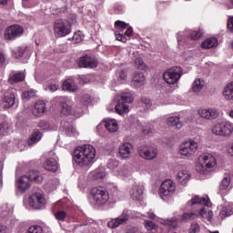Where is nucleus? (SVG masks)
<instances>
[{
  "mask_svg": "<svg viewBox=\"0 0 233 233\" xmlns=\"http://www.w3.org/2000/svg\"><path fill=\"white\" fill-rule=\"evenodd\" d=\"M25 208H34L35 210H41L46 205V198L41 192L33 193L27 199H24Z\"/></svg>",
  "mask_w": 233,
  "mask_h": 233,
  "instance_id": "20e7f679",
  "label": "nucleus"
},
{
  "mask_svg": "<svg viewBox=\"0 0 233 233\" xmlns=\"http://www.w3.org/2000/svg\"><path fill=\"white\" fill-rule=\"evenodd\" d=\"M132 85L136 88H141L145 85V75L143 72H136L133 75Z\"/></svg>",
  "mask_w": 233,
  "mask_h": 233,
  "instance_id": "aec40b11",
  "label": "nucleus"
},
{
  "mask_svg": "<svg viewBox=\"0 0 233 233\" xmlns=\"http://www.w3.org/2000/svg\"><path fill=\"white\" fill-rule=\"evenodd\" d=\"M63 89L66 90L67 92H76L77 86L72 79H67L63 83Z\"/></svg>",
  "mask_w": 233,
  "mask_h": 233,
  "instance_id": "c9c22d12",
  "label": "nucleus"
},
{
  "mask_svg": "<svg viewBox=\"0 0 233 233\" xmlns=\"http://www.w3.org/2000/svg\"><path fill=\"white\" fill-rule=\"evenodd\" d=\"M199 215L196 213H184L180 216V221H194V219H198Z\"/></svg>",
  "mask_w": 233,
  "mask_h": 233,
  "instance_id": "a18cd8bd",
  "label": "nucleus"
},
{
  "mask_svg": "<svg viewBox=\"0 0 233 233\" xmlns=\"http://www.w3.org/2000/svg\"><path fill=\"white\" fill-rule=\"evenodd\" d=\"M10 208H8V206L5 205L2 208H0V212H2V214L4 216H8V213L10 212Z\"/></svg>",
  "mask_w": 233,
  "mask_h": 233,
  "instance_id": "69168bd1",
  "label": "nucleus"
},
{
  "mask_svg": "<svg viewBox=\"0 0 233 233\" xmlns=\"http://www.w3.org/2000/svg\"><path fill=\"white\" fill-rule=\"evenodd\" d=\"M217 166L218 162L216 161V157L210 153H205L198 157L196 170L198 172V174L207 176V174H210V172H212Z\"/></svg>",
  "mask_w": 233,
  "mask_h": 233,
  "instance_id": "f03ea898",
  "label": "nucleus"
},
{
  "mask_svg": "<svg viewBox=\"0 0 233 233\" xmlns=\"http://www.w3.org/2000/svg\"><path fill=\"white\" fill-rule=\"evenodd\" d=\"M85 35H83V33L81 31H78L74 34L73 35V43H81L83 41Z\"/></svg>",
  "mask_w": 233,
  "mask_h": 233,
  "instance_id": "5fc2aeb1",
  "label": "nucleus"
},
{
  "mask_svg": "<svg viewBox=\"0 0 233 233\" xmlns=\"http://www.w3.org/2000/svg\"><path fill=\"white\" fill-rule=\"evenodd\" d=\"M43 138V133L39 130L35 131L27 141L29 147H34V145H37L38 142Z\"/></svg>",
  "mask_w": 233,
  "mask_h": 233,
  "instance_id": "393cba45",
  "label": "nucleus"
},
{
  "mask_svg": "<svg viewBox=\"0 0 233 233\" xmlns=\"http://www.w3.org/2000/svg\"><path fill=\"white\" fill-rule=\"evenodd\" d=\"M198 115L201 119H205L206 121H209V107H200L198 110Z\"/></svg>",
  "mask_w": 233,
  "mask_h": 233,
  "instance_id": "c03bdc74",
  "label": "nucleus"
},
{
  "mask_svg": "<svg viewBox=\"0 0 233 233\" xmlns=\"http://www.w3.org/2000/svg\"><path fill=\"white\" fill-rule=\"evenodd\" d=\"M167 123L169 127H176L178 130L183 128V122L179 120V116H169Z\"/></svg>",
  "mask_w": 233,
  "mask_h": 233,
  "instance_id": "7c9ffc66",
  "label": "nucleus"
},
{
  "mask_svg": "<svg viewBox=\"0 0 233 233\" xmlns=\"http://www.w3.org/2000/svg\"><path fill=\"white\" fill-rule=\"evenodd\" d=\"M119 97L122 103H132L134 101V96H132L131 93H122Z\"/></svg>",
  "mask_w": 233,
  "mask_h": 233,
  "instance_id": "09e8293b",
  "label": "nucleus"
},
{
  "mask_svg": "<svg viewBox=\"0 0 233 233\" xmlns=\"http://www.w3.org/2000/svg\"><path fill=\"white\" fill-rule=\"evenodd\" d=\"M219 117V110L216 107H209V121H214Z\"/></svg>",
  "mask_w": 233,
  "mask_h": 233,
  "instance_id": "3c124183",
  "label": "nucleus"
},
{
  "mask_svg": "<svg viewBox=\"0 0 233 233\" xmlns=\"http://www.w3.org/2000/svg\"><path fill=\"white\" fill-rule=\"evenodd\" d=\"M61 127L67 137H77L79 136V132L74 127L72 124H70L67 121H62L61 122Z\"/></svg>",
  "mask_w": 233,
  "mask_h": 233,
  "instance_id": "a211bd4d",
  "label": "nucleus"
},
{
  "mask_svg": "<svg viewBox=\"0 0 233 233\" xmlns=\"http://www.w3.org/2000/svg\"><path fill=\"white\" fill-rule=\"evenodd\" d=\"M26 50H28V46L22 45L13 51V56L15 59H21L25 56Z\"/></svg>",
  "mask_w": 233,
  "mask_h": 233,
  "instance_id": "e433bc0d",
  "label": "nucleus"
},
{
  "mask_svg": "<svg viewBox=\"0 0 233 233\" xmlns=\"http://www.w3.org/2000/svg\"><path fill=\"white\" fill-rule=\"evenodd\" d=\"M56 101H59L63 116H70L72 114V99L68 96H56Z\"/></svg>",
  "mask_w": 233,
  "mask_h": 233,
  "instance_id": "4468645a",
  "label": "nucleus"
},
{
  "mask_svg": "<svg viewBox=\"0 0 233 233\" xmlns=\"http://www.w3.org/2000/svg\"><path fill=\"white\" fill-rule=\"evenodd\" d=\"M107 168H109V170L112 171L117 177L128 176V167L127 166L119 167V162L116 158H111L108 160Z\"/></svg>",
  "mask_w": 233,
  "mask_h": 233,
  "instance_id": "9b49d317",
  "label": "nucleus"
},
{
  "mask_svg": "<svg viewBox=\"0 0 233 233\" xmlns=\"http://www.w3.org/2000/svg\"><path fill=\"white\" fill-rule=\"evenodd\" d=\"M30 181H35V183H43V176H41L37 171H30L29 176H22L15 181V187L21 192H26L30 188Z\"/></svg>",
  "mask_w": 233,
  "mask_h": 233,
  "instance_id": "7ed1b4c3",
  "label": "nucleus"
},
{
  "mask_svg": "<svg viewBox=\"0 0 233 233\" xmlns=\"http://www.w3.org/2000/svg\"><path fill=\"white\" fill-rule=\"evenodd\" d=\"M50 233V228H43L39 225H34L29 227L27 233H45V232Z\"/></svg>",
  "mask_w": 233,
  "mask_h": 233,
  "instance_id": "58836bf2",
  "label": "nucleus"
},
{
  "mask_svg": "<svg viewBox=\"0 0 233 233\" xmlns=\"http://www.w3.org/2000/svg\"><path fill=\"white\" fill-rule=\"evenodd\" d=\"M228 29L230 31V32H233V16L230 17L228 21Z\"/></svg>",
  "mask_w": 233,
  "mask_h": 233,
  "instance_id": "774afa93",
  "label": "nucleus"
},
{
  "mask_svg": "<svg viewBox=\"0 0 233 233\" xmlns=\"http://www.w3.org/2000/svg\"><path fill=\"white\" fill-rule=\"evenodd\" d=\"M115 111L119 116H123V114H127L128 112V105L125 104V102H121L119 100L116 105L115 106Z\"/></svg>",
  "mask_w": 233,
  "mask_h": 233,
  "instance_id": "2f4dec72",
  "label": "nucleus"
},
{
  "mask_svg": "<svg viewBox=\"0 0 233 233\" xmlns=\"http://www.w3.org/2000/svg\"><path fill=\"white\" fill-rule=\"evenodd\" d=\"M176 193V183L171 179L164 180L160 186L158 190V194L164 201L168 199V198H172Z\"/></svg>",
  "mask_w": 233,
  "mask_h": 233,
  "instance_id": "1a4fd4ad",
  "label": "nucleus"
},
{
  "mask_svg": "<svg viewBox=\"0 0 233 233\" xmlns=\"http://www.w3.org/2000/svg\"><path fill=\"white\" fill-rule=\"evenodd\" d=\"M93 179H105L106 177V171L103 167H97L90 173Z\"/></svg>",
  "mask_w": 233,
  "mask_h": 233,
  "instance_id": "473e14b6",
  "label": "nucleus"
},
{
  "mask_svg": "<svg viewBox=\"0 0 233 233\" xmlns=\"http://www.w3.org/2000/svg\"><path fill=\"white\" fill-rule=\"evenodd\" d=\"M46 111V104L43 100H39L35 104V106L33 108V114L36 117H41L43 114Z\"/></svg>",
  "mask_w": 233,
  "mask_h": 233,
  "instance_id": "412c9836",
  "label": "nucleus"
},
{
  "mask_svg": "<svg viewBox=\"0 0 233 233\" xmlns=\"http://www.w3.org/2000/svg\"><path fill=\"white\" fill-rule=\"evenodd\" d=\"M73 159L78 167H88L96 159V147L89 144L77 147L74 150Z\"/></svg>",
  "mask_w": 233,
  "mask_h": 233,
  "instance_id": "f257e3e1",
  "label": "nucleus"
},
{
  "mask_svg": "<svg viewBox=\"0 0 233 233\" xmlns=\"http://www.w3.org/2000/svg\"><path fill=\"white\" fill-rule=\"evenodd\" d=\"M133 152L134 146L128 142H126L119 147L118 154L122 159H130Z\"/></svg>",
  "mask_w": 233,
  "mask_h": 233,
  "instance_id": "f3484780",
  "label": "nucleus"
},
{
  "mask_svg": "<svg viewBox=\"0 0 233 233\" xmlns=\"http://www.w3.org/2000/svg\"><path fill=\"white\" fill-rule=\"evenodd\" d=\"M145 228H147V230H156L157 228V226L153 221L146 220Z\"/></svg>",
  "mask_w": 233,
  "mask_h": 233,
  "instance_id": "6e6d98bb",
  "label": "nucleus"
},
{
  "mask_svg": "<svg viewBox=\"0 0 233 233\" xmlns=\"http://www.w3.org/2000/svg\"><path fill=\"white\" fill-rule=\"evenodd\" d=\"M23 27L18 25H14L8 26L4 33V38L5 41H14L17 39V37H21L23 35Z\"/></svg>",
  "mask_w": 233,
  "mask_h": 233,
  "instance_id": "f8f14e48",
  "label": "nucleus"
},
{
  "mask_svg": "<svg viewBox=\"0 0 233 233\" xmlns=\"http://www.w3.org/2000/svg\"><path fill=\"white\" fill-rule=\"evenodd\" d=\"M105 127L108 132L114 133L119 130V126L117 125V121L116 119L108 118L105 120Z\"/></svg>",
  "mask_w": 233,
  "mask_h": 233,
  "instance_id": "a878e982",
  "label": "nucleus"
},
{
  "mask_svg": "<svg viewBox=\"0 0 233 233\" xmlns=\"http://www.w3.org/2000/svg\"><path fill=\"white\" fill-rule=\"evenodd\" d=\"M115 36H116V41H121L122 43L127 42V37H125V35H123V34H121V33H116Z\"/></svg>",
  "mask_w": 233,
  "mask_h": 233,
  "instance_id": "680f3d73",
  "label": "nucleus"
},
{
  "mask_svg": "<svg viewBox=\"0 0 233 233\" xmlns=\"http://www.w3.org/2000/svg\"><path fill=\"white\" fill-rule=\"evenodd\" d=\"M59 185V180L57 178H51L47 181L46 187H51V188H56Z\"/></svg>",
  "mask_w": 233,
  "mask_h": 233,
  "instance_id": "13d9d810",
  "label": "nucleus"
},
{
  "mask_svg": "<svg viewBox=\"0 0 233 233\" xmlns=\"http://www.w3.org/2000/svg\"><path fill=\"white\" fill-rule=\"evenodd\" d=\"M202 35L203 32L201 31L186 30L184 32V37H186V39H191V41H196Z\"/></svg>",
  "mask_w": 233,
  "mask_h": 233,
  "instance_id": "cd10ccee",
  "label": "nucleus"
},
{
  "mask_svg": "<svg viewBox=\"0 0 233 233\" xmlns=\"http://www.w3.org/2000/svg\"><path fill=\"white\" fill-rule=\"evenodd\" d=\"M72 33V24L66 20L58 19L54 23V34L56 37H66Z\"/></svg>",
  "mask_w": 233,
  "mask_h": 233,
  "instance_id": "0eeeda50",
  "label": "nucleus"
},
{
  "mask_svg": "<svg viewBox=\"0 0 233 233\" xmlns=\"http://www.w3.org/2000/svg\"><path fill=\"white\" fill-rule=\"evenodd\" d=\"M13 105H15V91L10 89L9 92L5 94L4 106L5 108H11Z\"/></svg>",
  "mask_w": 233,
  "mask_h": 233,
  "instance_id": "6ab92c4d",
  "label": "nucleus"
},
{
  "mask_svg": "<svg viewBox=\"0 0 233 233\" xmlns=\"http://www.w3.org/2000/svg\"><path fill=\"white\" fill-rule=\"evenodd\" d=\"M211 132L215 136L230 137L233 133V124L231 122H218L211 127Z\"/></svg>",
  "mask_w": 233,
  "mask_h": 233,
  "instance_id": "423d86ee",
  "label": "nucleus"
},
{
  "mask_svg": "<svg viewBox=\"0 0 233 233\" xmlns=\"http://www.w3.org/2000/svg\"><path fill=\"white\" fill-rule=\"evenodd\" d=\"M130 219V215L128 211H123V213L116 218H113L107 223L108 228H117L120 225H125L127 221Z\"/></svg>",
  "mask_w": 233,
  "mask_h": 233,
  "instance_id": "dca6fc26",
  "label": "nucleus"
},
{
  "mask_svg": "<svg viewBox=\"0 0 233 233\" xmlns=\"http://www.w3.org/2000/svg\"><path fill=\"white\" fill-rule=\"evenodd\" d=\"M91 198L97 207H103V205H106L108 203V199H110V196L108 195V191L105 189L103 187H96L91 189Z\"/></svg>",
  "mask_w": 233,
  "mask_h": 233,
  "instance_id": "39448f33",
  "label": "nucleus"
},
{
  "mask_svg": "<svg viewBox=\"0 0 233 233\" xmlns=\"http://www.w3.org/2000/svg\"><path fill=\"white\" fill-rule=\"evenodd\" d=\"M116 28L118 30H125V28H127V26H128V25H127V23L121 21V20H117L116 23H115Z\"/></svg>",
  "mask_w": 233,
  "mask_h": 233,
  "instance_id": "bf43d9fd",
  "label": "nucleus"
},
{
  "mask_svg": "<svg viewBox=\"0 0 233 233\" xmlns=\"http://www.w3.org/2000/svg\"><path fill=\"white\" fill-rule=\"evenodd\" d=\"M78 66L80 68H97L98 61L96 57L85 56L79 58Z\"/></svg>",
  "mask_w": 233,
  "mask_h": 233,
  "instance_id": "2eb2a0df",
  "label": "nucleus"
},
{
  "mask_svg": "<svg viewBox=\"0 0 233 233\" xmlns=\"http://www.w3.org/2000/svg\"><path fill=\"white\" fill-rule=\"evenodd\" d=\"M133 60H135L137 68L139 70H145V62H143V59L136 57V59L133 58Z\"/></svg>",
  "mask_w": 233,
  "mask_h": 233,
  "instance_id": "4d7b16f0",
  "label": "nucleus"
},
{
  "mask_svg": "<svg viewBox=\"0 0 233 233\" xmlns=\"http://www.w3.org/2000/svg\"><path fill=\"white\" fill-rule=\"evenodd\" d=\"M205 88V79L196 78L191 85L193 94H199Z\"/></svg>",
  "mask_w": 233,
  "mask_h": 233,
  "instance_id": "4be33fe9",
  "label": "nucleus"
},
{
  "mask_svg": "<svg viewBox=\"0 0 233 233\" xmlns=\"http://www.w3.org/2000/svg\"><path fill=\"white\" fill-rule=\"evenodd\" d=\"M177 181L180 185H187L190 181V173L187 169H182L177 174Z\"/></svg>",
  "mask_w": 233,
  "mask_h": 233,
  "instance_id": "5701e85b",
  "label": "nucleus"
},
{
  "mask_svg": "<svg viewBox=\"0 0 233 233\" xmlns=\"http://www.w3.org/2000/svg\"><path fill=\"white\" fill-rule=\"evenodd\" d=\"M131 198L134 201H140L143 199V187L139 186H136L131 190Z\"/></svg>",
  "mask_w": 233,
  "mask_h": 233,
  "instance_id": "c85d7f7f",
  "label": "nucleus"
},
{
  "mask_svg": "<svg viewBox=\"0 0 233 233\" xmlns=\"http://www.w3.org/2000/svg\"><path fill=\"white\" fill-rule=\"evenodd\" d=\"M55 218L58 221L65 222L66 221L67 215L64 210H58L56 213H55Z\"/></svg>",
  "mask_w": 233,
  "mask_h": 233,
  "instance_id": "603ef678",
  "label": "nucleus"
},
{
  "mask_svg": "<svg viewBox=\"0 0 233 233\" xmlns=\"http://www.w3.org/2000/svg\"><path fill=\"white\" fill-rule=\"evenodd\" d=\"M216 46H218V39L215 37L204 40L201 45V47L204 49L216 48Z\"/></svg>",
  "mask_w": 233,
  "mask_h": 233,
  "instance_id": "72a5a7b5",
  "label": "nucleus"
},
{
  "mask_svg": "<svg viewBox=\"0 0 233 233\" xmlns=\"http://www.w3.org/2000/svg\"><path fill=\"white\" fill-rule=\"evenodd\" d=\"M188 233H201V226L198 222H192Z\"/></svg>",
  "mask_w": 233,
  "mask_h": 233,
  "instance_id": "8fccbe9b",
  "label": "nucleus"
},
{
  "mask_svg": "<svg viewBox=\"0 0 233 233\" xmlns=\"http://www.w3.org/2000/svg\"><path fill=\"white\" fill-rule=\"evenodd\" d=\"M6 65V56L4 53L0 52V68Z\"/></svg>",
  "mask_w": 233,
  "mask_h": 233,
  "instance_id": "0e129e2a",
  "label": "nucleus"
},
{
  "mask_svg": "<svg viewBox=\"0 0 233 233\" xmlns=\"http://www.w3.org/2000/svg\"><path fill=\"white\" fill-rule=\"evenodd\" d=\"M233 214V203L227 204L222 210L220 211L218 218L220 219H225V218H228V216H232Z\"/></svg>",
  "mask_w": 233,
  "mask_h": 233,
  "instance_id": "bb28decb",
  "label": "nucleus"
},
{
  "mask_svg": "<svg viewBox=\"0 0 233 233\" xmlns=\"http://www.w3.org/2000/svg\"><path fill=\"white\" fill-rule=\"evenodd\" d=\"M199 216H201V218H203L204 219H208V221H212L214 213L211 209H207L204 208L200 209Z\"/></svg>",
  "mask_w": 233,
  "mask_h": 233,
  "instance_id": "37998d69",
  "label": "nucleus"
},
{
  "mask_svg": "<svg viewBox=\"0 0 233 233\" xmlns=\"http://www.w3.org/2000/svg\"><path fill=\"white\" fill-rule=\"evenodd\" d=\"M20 81H25V74L23 73L13 74L8 78V83L11 85H14V83H19Z\"/></svg>",
  "mask_w": 233,
  "mask_h": 233,
  "instance_id": "ea45409f",
  "label": "nucleus"
},
{
  "mask_svg": "<svg viewBox=\"0 0 233 233\" xmlns=\"http://www.w3.org/2000/svg\"><path fill=\"white\" fill-rule=\"evenodd\" d=\"M164 225H166V227H168L170 230H172V228H177V218H172L171 220H165Z\"/></svg>",
  "mask_w": 233,
  "mask_h": 233,
  "instance_id": "864d4df0",
  "label": "nucleus"
},
{
  "mask_svg": "<svg viewBox=\"0 0 233 233\" xmlns=\"http://www.w3.org/2000/svg\"><path fill=\"white\" fill-rule=\"evenodd\" d=\"M138 154L144 159L152 160L157 157V148L152 146H140L138 147Z\"/></svg>",
  "mask_w": 233,
  "mask_h": 233,
  "instance_id": "ddd939ff",
  "label": "nucleus"
},
{
  "mask_svg": "<svg viewBox=\"0 0 233 233\" xmlns=\"http://www.w3.org/2000/svg\"><path fill=\"white\" fill-rule=\"evenodd\" d=\"M46 90H49L50 92H57V90H59V85H49L47 86Z\"/></svg>",
  "mask_w": 233,
  "mask_h": 233,
  "instance_id": "e2e57ef3",
  "label": "nucleus"
},
{
  "mask_svg": "<svg viewBox=\"0 0 233 233\" xmlns=\"http://www.w3.org/2000/svg\"><path fill=\"white\" fill-rule=\"evenodd\" d=\"M118 79L119 81H127V72L125 71H120L118 75Z\"/></svg>",
  "mask_w": 233,
  "mask_h": 233,
  "instance_id": "338daca9",
  "label": "nucleus"
},
{
  "mask_svg": "<svg viewBox=\"0 0 233 233\" xmlns=\"http://www.w3.org/2000/svg\"><path fill=\"white\" fill-rule=\"evenodd\" d=\"M183 76V69L179 66H175L167 69L163 74V79L167 85H176Z\"/></svg>",
  "mask_w": 233,
  "mask_h": 233,
  "instance_id": "6e6552de",
  "label": "nucleus"
},
{
  "mask_svg": "<svg viewBox=\"0 0 233 233\" xmlns=\"http://www.w3.org/2000/svg\"><path fill=\"white\" fill-rule=\"evenodd\" d=\"M12 132V126L8 122H3L0 124V137H5Z\"/></svg>",
  "mask_w": 233,
  "mask_h": 233,
  "instance_id": "4c0bfd02",
  "label": "nucleus"
},
{
  "mask_svg": "<svg viewBox=\"0 0 233 233\" xmlns=\"http://www.w3.org/2000/svg\"><path fill=\"white\" fill-rule=\"evenodd\" d=\"M191 204L192 205H204V207H210V199L205 198H199V196H195L191 199Z\"/></svg>",
  "mask_w": 233,
  "mask_h": 233,
  "instance_id": "f704fd0d",
  "label": "nucleus"
},
{
  "mask_svg": "<svg viewBox=\"0 0 233 233\" xmlns=\"http://www.w3.org/2000/svg\"><path fill=\"white\" fill-rule=\"evenodd\" d=\"M220 190H230V175L225 173L220 184Z\"/></svg>",
  "mask_w": 233,
  "mask_h": 233,
  "instance_id": "a19ab883",
  "label": "nucleus"
},
{
  "mask_svg": "<svg viewBox=\"0 0 233 233\" xmlns=\"http://www.w3.org/2000/svg\"><path fill=\"white\" fill-rule=\"evenodd\" d=\"M43 167L46 170H48L49 172H57V169L59 168V164H57V161L56 159L48 158L45 161Z\"/></svg>",
  "mask_w": 233,
  "mask_h": 233,
  "instance_id": "b1692460",
  "label": "nucleus"
},
{
  "mask_svg": "<svg viewBox=\"0 0 233 233\" xmlns=\"http://www.w3.org/2000/svg\"><path fill=\"white\" fill-rule=\"evenodd\" d=\"M223 96L227 101H233V82L228 83L225 86Z\"/></svg>",
  "mask_w": 233,
  "mask_h": 233,
  "instance_id": "c756f323",
  "label": "nucleus"
},
{
  "mask_svg": "<svg viewBox=\"0 0 233 233\" xmlns=\"http://www.w3.org/2000/svg\"><path fill=\"white\" fill-rule=\"evenodd\" d=\"M90 95L88 94H85L80 97V103H82V105H86V103H90Z\"/></svg>",
  "mask_w": 233,
  "mask_h": 233,
  "instance_id": "052dcab7",
  "label": "nucleus"
},
{
  "mask_svg": "<svg viewBox=\"0 0 233 233\" xmlns=\"http://www.w3.org/2000/svg\"><path fill=\"white\" fill-rule=\"evenodd\" d=\"M38 128L40 130H46V131H48V130H57V126H52L45 120H40L38 122Z\"/></svg>",
  "mask_w": 233,
  "mask_h": 233,
  "instance_id": "79ce46f5",
  "label": "nucleus"
},
{
  "mask_svg": "<svg viewBox=\"0 0 233 233\" xmlns=\"http://www.w3.org/2000/svg\"><path fill=\"white\" fill-rule=\"evenodd\" d=\"M138 106L144 108V110H148L152 106V102L147 97H142L138 102Z\"/></svg>",
  "mask_w": 233,
  "mask_h": 233,
  "instance_id": "49530a36",
  "label": "nucleus"
},
{
  "mask_svg": "<svg viewBox=\"0 0 233 233\" xmlns=\"http://www.w3.org/2000/svg\"><path fill=\"white\" fill-rule=\"evenodd\" d=\"M198 152V142L189 139L179 146V153L186 157H192Z\"/></svg>",
  "mask_w": 233,
  "mask_h": 233,
  "instance_id": "9d476101",
  "label": "nucleus"
},
{
  "mask_svg": "<svg viewBox=\"0 0 233 233\" xmlns=\"http://www.w3.org/2000/svg\"><path fill=\"white\" fill-rule=\"evenodd\" d=\"M37 93L35 92V90L29 89L22 94V98L25 99V101H28L29 99L35 97Z\"/></svg>",
  "mask_w": 233,
  "mask_h": 233,
  "instance_id": "de8ad7c7",
  "label": "nucleus"
}]
</instances>
